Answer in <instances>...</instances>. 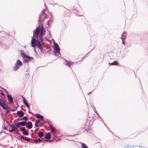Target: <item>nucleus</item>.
Wrapping results in <instances>:
<instances>
[{
	"mask_svg": "<svg viewBox=\"0 0 148 148\" xmlns=\"http://www.w3.org/2000/svg\"><path fill=\"white\" fill-rule=\"evenodd\" d=\"M45 30L42 24L41 27L39 26L34 31L33 37L31 41V46L34 47L37 45L41 52L44 54L45 51L43 50L44 45L43 36L45 34Z\"/></svg>",
	"mask_w": 148,
	"mask_h": 148,
	"instance_id": "obj_1",
	"label": "nucleus"
},
{
	"mask_svg": "<svg viewBox=\"0 0 148 148\" xmlns=\"http://www.w3.org/2000/svg\"><path fill=\"white\" fill-rule=\"evenodd\" d=\"M54 45V49L55 51L54 52V53L55 56H58V54L57 53H58V54L60 55V49L58 43H55Z\"/></svg>",
	"mask_w": 148,
	"mask_h": 148,
	"instance_id": "obj_2",
	"label": "nucleus"
},
{
	"mask_svg": "<svg viewBox=\"0 0 148 148\" xmlns=\"http://www.w3.org/2000/svg\"><path fill=\"white\" fill-rule=\"evenodd\" d=\"M47 17V15L46 14L44 11H42L40 14L38 21L39 22H41L43 21L45 18Z\"/></svg>",
	"mask_w": 148,
	"mask_h": 148,
	"instance_id": "obj_3",
	"label": "nucleus"
},
{
	"mask_svg": "<svg viewBox=\"0 0 148 148\" xmlns=\"http://www.w3.org/2000/svg\"><path fill=\"white\" fill-rule=\"evenodd\" d=\"M21 56L23 58H26L28 59L29 60H32V59L33 60L34 58L33 57L28 56L25 54L24 52V51L21 50Z\"/></svg>",
	"mask_w": 148,
	"mask_h": 148,
	"instance_id": "obj_4",
	"label": "nucleus"
},
{
	"mask_svg": "<svg viewBox=\"0 0 148 148\" xmlns=\"http://www.w3.org/2000/svg\"><path fill=\"white\" fill-rule=\"evenodd\" d=\"M0 106L4 109L8 108V106L2 100L0 99Z\"/></svg>",
	"mask_w": 148,
	"mask_h": 148,
	"instance_id": "obj_5",
	"label": "nucleus"
},
{
	"mask_svg": "<svg viewBox=\"0 0 148 148\" xmlns=\"http://www.w3.org/2000/svg\"><path fill=\"white\" fill-rule=\"evenodd\" d=\"M35 116L38 119H39L40 120H41L43 122H45V120H44V117L43 116L40 115V114H35Z\"/></svg>",
	"mask_w": 148,
	"mask_h": 148,
	"instance_id": "obj_6",
	"label": "nucleus"
},
{
	"mask_svg": "<svg viewBox=\"0 0 148 148\" xmlns=\"http://www.w3.org/2000/svg\"><path fill=\"white\" fill-rule=\"evenodd\" d=\"M7 95L9 102L10 104H12L13 102V99L12 96L8 94Z\"/></svg>",
	"mask_w": 148,
	"mask_h": 148,
	"instance_id": "obj_7",
	"label": "nucleus"
},
{
	"mask_svg": "<svg viewBox=\"0 0 148 148\" xmlns=\"http://www.w3.org/2000/svg\"><path fill=\"white\" fill-rule=\"evenodd\" d=\"M32 126L33 125L32 122L30 121H28L26 125V127L29 129H30L32 128Z\"/></svg>",
	"mask_w": 148,
	"mask_h": 148,
	"instance_id": "obj_8",
	"label": "nucleus"
},
{
	"mask_svg": "<svg viewBox=\"0 0 148 148\" xmlns=\"http://www.w3.org/2000/svg\"><path fill=\"white\" fill-rule=\"evenodd\" d=\"M21 138H22L23 139L25 140V141H30L31 140H34V139L32 138H28L27 137L24 136H21Z\"/></svg>",
	"mask_w": 148,
	"mask_h": 148,
	"instance_id": "obj_9",
	"label": "nucleus"
},
{
	"mask_svg": "<svg viewBox=\"0 0 148 148\" xmlns=\"http://www.w3.org/2000/svg\"><path fill=\"white\" fill-rule=\"evenodd\" d=\"M16 113L18 115L19 117H20L23 116L24 114V113L22 112L21 110L17 111Z\"/></svg>",
	"mask_w": 148,
	"mask_h": 148,
	"instance_id": "obj_10",
	"label": "nucleus"
},
{
	"mask_svg": "<svg viewBox=\"0 0 148 148\" xmlns=\"http://www.w3.org/2000/svg\"><path fill=\"white\" fill-rule=\"evenodd\" d=\"M51 128V131L53 134H55L56 132V130L55 128H54L51 125H49Z\"/></svg>",
	"mask_w": 148,
	"mask_h": 148,
	"instance_id": "obj_11",
	"label": "nucleus"
},
{
	"mask_svg": "<svg viewBox=\"0 0 148 148\" xmlns=\"http://www.w3.org/2000/svg\"><path fill=\"white\" fill-rule=\"evenodd\" d=\"M51 138V136L50 133L48 132L45 135L44 138L46 139H49Z\"/></svg>",
	"mask_w": 148,
	"mask_h": 148,
	"instance_id": "obj_12",
	"label": "nucleus"
},
{
	"mask_svg": "<svg viewBox=\"0 0 148 148\" xmlns=\"http://www.w3.org/2000/svg\"><path fill=\"white\" fill-rule=\"evenodd\" d=\"M109 64L110 65H117L119 64L117 61H115L111 63H109Z\"/></svg>",
	"mask_w": 148,
	"mask_h": 148,
	"instance_id": "obj_13",
	"label": "nucleus"
},
{
	"mask_svg": "<svg viewBox=\"0 0 148 148\" xmlns=\"http://www.w3.org/2000/svg\"><path fill=\"white\" fill-rule=\"evenodd\" d=\"M19 66H20L15 64L13 68V71H16L19 68Z\"/></svg>",
	"mask_w": 148,
	"mask_h": 148,
	"instance_id": "obj_14",
	"label": "nucleus"
},
{
	"mask_svg": "<svg viewBox=\"0 0 148 148\" xmlns=\"http://www.w3.org/2000/svg\"><path fill=\"white\" fill-rule=\"evenodd\" d=\"M65 65L67 66H71V65L73 63L72 62H69L68 61H66L65 59Z\"/></svg>",
	"mask_w": 148,
	"mask_h": 148,
	"instance_id": "obj_15",
	"label": "nucleus"
},
{
	"mask_svg": "<svg viewBox=\"0 0 148 148\" xmlns=\"http://www.w3.org/2000/svg\"><path fill=\"white\" fill-rule=\"evenodd\" d=\"M26 123H27L26 121H22L18 123L19 124H20V125H21L22 126H25Z\"/></svg>",
	"mask_w": 148,
	"mask_h": 148,
	"instance_id": "obj_16",
	"label": "nucleus"
},
{
	"mask_svg": "<svg viewBox=\"0 0 148 148\" xmlns=\"http://www.w3.org/2000/svg\"><path fill=\"white\" fill-rule=\"evenodd\" d=\"M15 64H16L18 65L19 66H21L22 65V62L19 60H17V62Z\"/></svg>",
	"mask_w": 148,
	"mask_h": 148,
	"instance_id": "obj_17",
	"label": "nucleus"
},
{
	"mask_svg": "<svg viewBox=\"0 0 148 148\" xmlns=\"http://www.w3.org/2000/svg\"><path fill=\"white\" fill-rule=\"evenodd\" d=\"M28 117L26 116H25L23 117L22 118H21L19 120L21 121H22V120H25V121H26L27 120Z\"/></svg>",
	"mask_w": 148,
	"mask_h": 148,
	"instance_id": "obj_18",
	"label": "nucleus"
},
{
	"mask_svg": "<svg viewBox=\"0 0 148 148\" xmlns=\"http://www.w3.org/2000/svg\"><path fill=\"white\" fill-rule=\"evenodd\" d=\"M26 58H23V62L24 63H27L28 62V61H31V60H29L28 59H25ZM32 62H34V59L33 60L32 59L31 60Z\"/></svg>",
	"mask_w": 148,
	"mask_h": 148,
	"instance_id": "obj_19",
	"label": "nucleus"
},
{
	"mask_svg": "<svg viewBox=\"0 0 148 148\" xmlns=\"http://www.w3.org/2000/svg\"><path fill=\"white\" fill-rule=\"evenodd\" d=\"M38 135L39 137L41 138L44 136V134L43 132H39L38 133Z\"/></svg>",
	"mask_w": 148,
	"mask_h": 148,
	"instance_id": "obj_20",
	"label": "nucleus"
},
{
	"mask_svg": "<svg viewBox=\"0 0 148 148\" xmlns=\"http://www.w3.org/2000/svg\"><path fill=\"white\" fill-rule=\"evenodd\" d=\"M14 125L16 126V128L17 129L18 128L21 127V126L20 124H18V123H14Z\"/></svg>",
	"mask_w": 148,
	"mask_h": 148,
	"instance_id": "obj_21",
	"label": "nucleus"
},
{
	"mask_svg": "<svg viewBox=\"0 0 148 148\" xmlns=\"http://www.w3.org/2000/svg\"><path fill=\"white\" fill-rule=\"evenodd\" d=\"M82 148H88L87 145L84 143H83L82 144Z\"/></svg>",
	"mask_w": 148,
	"mask_h": 148,
	"instance_id": "obj_22",
	"label": "nucleus"
},
{
	"mask_svg": "<svg viewBox=\"0 0 148 148\" xmlns=\"http://www.w3.org/2000/svg\"><path fill=\"white\" fill-rule=\"evenodd\" d=\"M126 32H124L122 35V37L121 38H124V39H125L126 38Z\"/></svg>",
	"mask_w": 148,
	"mask_h": 148,
	"instance_id": "obj_23",
	"label": "nucleus"
},
{
	"mask_svg": "<svg viewBox=\"0 0 148 148\" xmlns=\"http://www.w3.org/2000/svg\"><path fill=\"white\" fill-rule=\"evenodd\" d=\"M23 103L25 105L26 104L28 103L27 102L26 100L25 99L24 97H23Z\"/></svg>",
	"mask_w": 148,
	"mask_h": 148,
	"instance_id": "obj_24",
	"label": "nucleus"
},
{
	"mask_svg": "<svg viewBox=\"0 0 148 148\" xmlns=\"http://www.w3.org/2000/svg\"><path fill=\"white\" fill-rule=\"evenodd\" d=\"M84 128H85V130L87 132H89V131H90L91 130V129L90 128V127H88V128H86V126L85 127H84Z\"/></svg>",
	"mask_w": 148,
	"mask_h": 148,
	"instance_id": "obj_25",
	"label": "nucleus"
},
{
	"mask_svg": "<svg viewBox=\"0 0 148 148\" xmlns=\"http://www.w3.org/2000/svg\"><path fill=\"white\" fill-rule=\"evenodd\" d=\"M23 134L27 136L29 135V133L26 130L23 132Z\"/></svg>",
	"mask_w": 148,
	"mask_h": 148,
	"instance_id": "obj_26",
	"label": "nucleus"
},
{
	"mask_svg": "<svg viewBox=\"0 0 148 148\" xmlns=\"http://www.w3.org/2000/svg\"><path fill=\"white\" fill-rule=\"evenodd\" d=\"M15 132L17 134H19L20 135H21V134H20L19 133L18 130L16 128H15Z\"/></svg>",
	"mask_w": 148,
	"mask_h": 148,
	"instance_id": "obj_27",
	"label": "nucleus"
},
{
	"mask_svg": "<svg viewBox=\"0 0 148 148\" xmlns=\"http://www.w3.org/2000/svg\"><path fill=\"white\" fill-rule=\"evenodd\" d=\"M15 128H13L11 130H9V131L10 133H11L12 132H13L15 131Z\"/></svg>",
	"mask_w": 148,
	"mask_h": 148,
	"instance_id": "obj_28",
	"label": "nucleus"
},
{
	"mask_svg": "<svg viewBox=\"0 0 148 148\" xmlns=\"http://www.w3.org/2000/svg\"><path fill=\"white\" fill-rule=\"evenodd\" d=\"M121 39L122 40V44L125 45V39L123 38H121Z\"/></svg>",
	"mask_w": 148,
	"mask_h": 148,
	"instance_id": "obj_29",
	"label": "nucleus"
},
{
	"mask_svg": "<svg viewBox=\"0 0 148 148\" xmlns=\"http://www.w3.org/2000/svg\"><path fill=\"white\" fill-rule=\"evenodd\" d=\"M36 123H37V124H39V125H40L41 124V123L39 121V120H36Z\"/></svg>",
	"mask_w": 148,
	"mask_h": 148,
	"instance_id": "obj_30",
	"label": "nucleus"
},
{
	"mask_svg": "<svg viewBox=\"0 0 148 148\" xmlns=\"http://www.w3.org/2000/svg\"><path fill=\"white\" fill-rule=\"evenodd\" d=\"M9 126H10L11 127H12V128H15L16 127L14 126V125L13 124H10L9 125Z\"/></svg>",
	"mask_w": 148,
	"mask_h": 148,
	"instance_id": "obj_31",
	"label": "nucleus"
},
{
	"mask_svg": "<svg viewBox=\"0 0 148 148\" xmlns=\"http://www.w3.org/2000/svg\"><path fill=\"white\" fill-rule=\"evenodd\" d=\"M25 76L26 78L29 77L30 76V75L29 73H27L25 74Z\"/></svg>",
	"mask_w": 148,
	"mask_h": 148,
	"instance_id": "obj_32",
	"label": "nucleus"
},
{
	"mask_svg": "<svg viewBox=\"0 0 148 148\" xmlns=\"http://www.w3.org/2000/svg\"><path fill=\"white\" fill-rule=\"evenodd\" d=\"M11 110H8L6 111V113L7 114H9L10 113V111Z\"/></svg>",
	"mask_w": 148,
	"mask_h": 148,
	"instance_id": "obj_33",
	"label": "nucleus"
},
{
	"mask_svg": "<svg viewBox=\"0 0 148 148\" xmlns=\"http://www.w3.org/2000/svg\"><path fill=\"white\" fill-rule=\"evenodd\" d=\"M21 131L23 132L25 130V129L24 127H22L20 129Z\"/></svg>",
	"mask_w": 148,
	"mask_h": 148,
	"instance_id": "obj_34",
	"label": "nucleus"
},
{
	"mask_svg": "<svg viewBox=\"0 0 148 148\" xmlns=\"http://www.w3.org/2000/svg\"><path fill=\"white\" fill-rule=\"evenodd\" d=\"M34 125L36 127H39L40 125L37 124V123H35Z\"/></svg>",
	"mask_w": 148,
	"mask_h": 148,
	"instance_id": "obj_35",
	"label": "nucleus"
},
{
	"mask_svg": "<svg viewBox=\"0 0 148 148\" xmlns=\"http://www.w3.org/2000/svg\"><path fill=\"white\" fill-rule=\"evenodd\" d=\"M25 105L27 107V108H29V110H30V107H29V105L28 103H27V104H26Z\"/></svg>",
	"mask_w": 148,
	"mask_h": 148,
	"instance_id": "obj_36",
	"label": "nucleus"
},
{
	"mask_svg": "<svg viewBox=\"0 0 148 148\" xmlns=\"http://www.w3.org/2000/svg\"><path fill=\"white\" fill-rule=\"evenodd\" d=\"M25 105L27 107V108H29V110H30V107H29V105L28 103H27V104H26Z\"/></svg>",
	"mask_w": 148,
	"mask_h": 148,
	"instance_id": "obj_37",
	"label": "nucleus"
},
{
	"mask_svg": "<svg viewBox=\"0 0 148 148\" xmlns=\"http://www.w3.org/2000/svg\"><path fill=\"white\" fill-rule=\"evenodd\" d=\"M25 105L27 107V108H29V110H30V107H29V105L28 103H27V104H26Z\"/></svg>",
	"mask_w": 148,
	"mask_h": 148,
	"instance_id": "obj_38",
	"label": "nucleus"
},
{
	"mask_svg": "<svg viewBox=\"0 0 148 148\" xmlns=\"http://www.w3.org/2000/svg\"><path fill=\"white\" fill-rule=\"evenodd\" d=\"M126 148H131V146H130V145H127V146H126Z\"/></svg>",
	"mask_w": 148,
	"mask_h": 148,
	"instance_id": "obj_39",
	"label": "nucleus"
},
{
	"mask_svg": "<svg viewBox=\"0 0 148 148\" xmlns=\"http://www.w3.org/2000/svg\"><path fill=\"white\" fill-rule=\"evenodd\" d=\"M37 139L38 141L39 142H41L42 141V140L40 138H38Z\"/></svg>",
	"mask_w": 148,
	"mask_h": 148,
	"instance_id": "obj_40",
	"label": "nucleus"
},
{
	"mask_svg": "<svg viewBox=\"0 0 148 148\" xmlns=\"http://www.w3.org/2000/svg\"><path fill=\"white\" fill-rule=\"evenodd\" d=\"M6 122L7 124H8V126H9V125H10V124L9 123V122L7 120H6Z\"/></svg>",
	"mask_w": 148,
	"mask_h": 148,
	"instance_id": "obj_41",
	"label": "nucleus"
},
{
	"mask_svg": "<svg viewBox=\"0 0 148 148\" xmlns=\"http://www.w3.org/2000/svg\"><path fill=\"white\" fill-rule=\"evenodd\" d=\"M53 140H48V142H51L53 141Z\"/></svg>",
	"mask_w": 148,
	"mask_h": 148,
	"instance_id": "obj_42",
	"label": "nucleus"
},
{
	"mask_svg": "<svg viewBox=\"0 0 148 148\" xmlns=\"http://www.w3.org/2000/svg\"><path fill=\"white\" fill-rule=\"evenodd\" d=\"M34 140L35 142L36 143H37L38 142V139H35V140Z\"/></svg>",
	"mask_w": 148,
	"mask_h": 148,
	"instance_id": "obj_43",
	"label": "nucleus"
},
{
	"mask_svg": "<svg viewBox=\"0 0 148 148\" xmlns=\"http://www.w3.org/2000/svg\"><path fill=\"white\" fill-rule=\"evenodd\" d=\"M86 57V56H84L82 58V60H83L84 59H85V58Z\"/></svg>",
	"mask_w": 148,
	"mask_h": 148,
	"instance_id": "obj_44",
	"label": "nucleus"
},
{
	"mask_svg": "<svg viewBox=\"0 0 148 148\" xmlns=\"http://www.w3.org/2000/svg\"><path fill=\"white\" fill-rule=\"evenodd\" d=\"M1 95H2V96H4L5 95L4 94L3 92H2L1 93Z\"/></svg>",
	"mask_w": 148,
	"mask_h": 148,
	"instance_id": "obj_45",
	"label": "nucleus"
},
{
	"mask_svg": "<svg viewBox=\"0 0 148 148\" xmlns=\"http://www.w3.org/2000/svg\"><path fill=\"white\" fill-rule=\"evenodd\" d=\"M96 113L99 116V117L100 118H101L99 116V113H98L97 112H96Z\"/></svg>",
	"mask_w": 148,
	"mask_h": 148,
	"instance_id": "obj_46",
	"label": "nucleus"
},
{
	"mask_svg": "<svg viewBox=\"0 0 148 148\" xmlns=\"http://www.w3.org/2000/svg\"><path fill=\"white\" fill-rule=\"evenodd\" d=\"M4 129L5 130H8V128H7V127H4Z\"/></svg>",
	"mask_w": 148,
	"mask_h": 148,
	"instance_id": "obj_47",
	"label": "nucleus"
},
{
	"mask_svg": "<svg viewBox=\"0 0 148 148\" xmlns=\"http://www.w3.org/2000/svg\"><path fill=\"white\" fill-rule=\"evenodd\" d=\"M44 140L45 141V142H48V140H47V139H44Z\"/></svg>",
	"mask_w": 148,
	"mask_h": 148,
	"instance_id": "obj_48",
	"label": "nucleus"
},
{
	"mask_svg": "<svg viewBox=\"0 0 148 148\" xmlns=\"http://www.w3.org/2000/svg\"><path fill=\"white\" fill-rule=\"evenodd\" d=\"M10 110L11 111H12L14 112L15 111V110Z\"/></svg>",
	"mask_w": 148,
	"mask_h": 148,
	"instance_id": "obj_49",
	"label": "nucleus"
},
{
	"mask_svg": "<svg viewBox=\"0 0 148 148\" xmlns=\"http://www.w3.org/2000/svg\"><path fill=\"white\" fill-rule=\"evenodd\" d=\"M94 109H95V112L96 113V112H97V111L96 110V109L95 107L94 108Z\"/></svg>",
	"mask_w": 148,
	"mask_h": 148,
	"instance_id": "obj_50",
	"label": "nucleus"
},
{
	"mask_svg": "<svg viewBox=\"0 0 148 148\" xmlns=\"http://www.w3.org/2000/svg\"><path fill=\"white\" fill-rule=\"evenodd\" d=\"M49 36H51V34H50V31L49 32Z\"/></svg>",
	"mask_w": 148,
	"mask_h": 148,
	"instance_id": "obj_51",
	"label": "nucleus"
},
{
	"mask_svg": "<svg viewBox=\"0 0 148 148\" xmlns=\"http://www.w3.org/2000/svg\"><path fill=\"white\" fill-rule=\"evenodd\" d=\"M135 147H141V146L140 145H138V146H135Z\"/></svg>",
	"mask_w": 148,
	"mask_h": 148,
	"instance_id": "obj_52",
	"label": "nucleus"
},
{
	"mask_svg": "<svg viewBox=\"0 0 148 148\" xmlns=\"http://www.w3.org/2000/svg\"><path fill=\"white\" fill-rule=\"evenodd\" d=\"M28 112H29V113H30L32 114V112H30L29 111H28Z\"/></svg>",
	"mask_w": 148,
	"mask_h": 148,
	"instance_id": "obj_53",
	"label": "nucleus"
},
{
	"mask_svg": "<svg viewBox=\"0 0 148 148\" xmlns=\"http://www.w3.org/2000/svg\"><path fill=\"white\" fill-rule=\"evenodd\" d=\"M77 14V16H78H78H82V15H78L77 14Z\"/></svg>",
	"mask_w": 148,
	"mask_h": 148,
	"instance_id": "obj_54",
	"label": "nucleus"
},
{
	"mask_svg": "<svg viewBox=\"0 0 148 148\" xmlns=\"http://www.w3.org/2000/svg\"><path fill=\"white\" fill-rule=\"evenodd\" d=\"M34 50L35 51V53H36V50L35 49H34Z\"/></svg>",
	"mask_w": 148,
	"mask_h": 148,
	"instance_id": "obj_55",
	"label": "nucleus"
},
{
	"mask_svg": "<svg viewBox=\"0 0 148 148\" xmlns=\"http://www.w3.org/2000/svg\"><path fill=\"white\" fill-rule=\"evenodd\" d=\"M91 93V92H88V94H90Z\"/></svg>",
	"mask_w": 148,
	"mask_h": 148,
	"instance_id": "obj_56",
	"label": "nucleus"
},
{
	"mask_svg": "<svg viewBox=\"0 0 148 148\" xmlns=\"http://www.w3.org/2000/svg\"><path fill=\"white\" fill-rule=\"evenodd\" d=\"M49 21H50V20H49L47 22L48 23Z\"/></svg>",
	"mask_w": 148,
	"mask_h": 148,
	"instance_id": "obj_57",
	"label": "nucleus"
},
{
	"mask_svg": "<svg viewBox=\"0 0 148 148\" xmlns=\"http://www.w3.org/2000/svg\"><path fill=\"white\" fill-rule=\"evenodd\" d=\"M6 92L7 93H8V91L6 90Z\"/></svg>",
	"mask_w": 148,
	"mask_h": 148,
	"instance_id": "obj_58",
	"label": "nucleus"
},
{
	"mask_svg": "<svg viewBox=\"0 0 148 148\" xmlns=\"http://www.w3.org/2000/svg\"><path fill=\"white\" fill-rule=\"evenodd\" d=\"M2 32H3V31H1V32H1L2 33Z\"/></svg>",
	"mask_w": 148,
	"mask_h": 148,
	"instance_id": "obj_59",
	"label": "nucleus"
},
{
	"mask_svg": "<svg viewBox=\"0 0 148 148\" xmlns=\"http://www.w3.org/2000/svg\"><path fill=\"white\" fill-rule=\"evenodd\" d=\"M132 147H134V146L133 145H132Z\"/></svg>",
	"mask_w": 148,
	"mask_h": 148,
	"instance_id": "obj_60",
	"label": "nucleus"
},
{
	"mask_svg": "<svg viewBox=\"0 0 148 148\" xmlns=\"http://www.w3.org/2000/svg\"><path fill=\"white\" fill-rule=\"evenodd\" d=\"M28 71V69L26 71V72H27V71Z\"/></svg>",
	"mask_w": 148,
	"mask_h": 148,
	"instance_id": "obj_61",
	"label": "nucleus"
},
{
	"mask_svg": "<svg viewBox=\"0 0 148 148\" xmlns=\"http://www.w3.org/2000/svg\"><path fill=\"white\" fill-rule=\"evenodd\" d=\"M63 8H65L64 7V6H63Z\"/></svg>",
	"mask_w": 148,
	"mask_h": 148,
	"instance_id": "obj_62",
	"label": "nucleus"
},
{
	"mask_svg": "<svg viewBox=\"0 0 148 148\" xmlns=\"http://www.w3.org/2000/svg\"><path fill=\"white\" fill-rule=\"evenodd\" d=\"M52 15H51V17H52Z\"/></svg>",
	"mask_w": 148,
	"mask_h": 148,
	"instance_id": "obj_63",
	"label": "nucleus"
},
{
	"mask_svg": "<svg viewBox=\"0 0 148 148\" xmlns=\"http://www.w3.org/2000/svg\"><path fill=\"white\" fill-rule=\"evenodd\" d=\"M14 108H16V107H14Z\"/></svg>",
	"mask_w": 148,
	"mask_h": 148,
	"instance_id": "obj_64",
	"label": "nucleus"
}]
</instances>
